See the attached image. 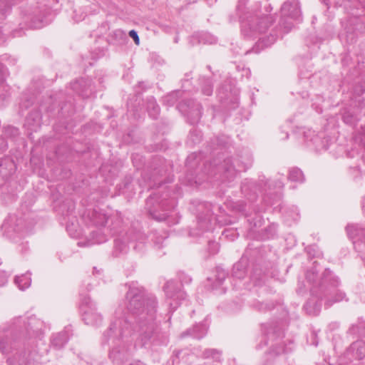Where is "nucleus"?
<instances>
[{"label": "nucleus", "instance_id": "1", "mask_svg": "<svg viewBox=\"0 0 365 365\" xmlns=\"http://www.w3.org/2000/svg\"><path fill=\"white\" fill-rule=\"evenodd\" d=\"M128 309L135 316V331L142 346L158 341L159 329L155 322L158 302L155 296L143 288L130 287L126 294Z\"/></svg>", "mask_w": 365, "mask_h": 365}, {"label": "nucleus", "instance_id": "2", "mask_svg": "<svg viewBox=\"0 0 365 365\" xmlns=\"http://www.w3.org/2000/svg\"><path fill=\"white\" fill-rule=\"evenodd\" d=\"M267 14H262L260 11L247 12L240 16L241 33L246 38L257 36L265 32L275 21L274 16L269 13L272 7L269 4L266 8Z\"/></svg>", "mask_w": 365, "mask_h": 365}, {"label": "nucleus", "instance_id": "3", "mask_svg": "<svg viewBox=\"0 0 365 365\" xmlns=\"http://www.w3.org/2000/svg\"><path fill=\"white\" fill-rule=\"evenodd\" d=\"M20 324V320L17 319V322H15L12 327L8 329H3L10 335L9 338L7 335L0 336V350L3 354H8L12 349H15L16 346H13V344L16 340L37 336L40 332L39 327L42 323L36 318H30L25 330L22 329Z\"/></svg>", "mask_w": 365, "mask_h": 365}, {"label": "nucleus", "instance_id": "4", "mask_svg": "<svg viewBox=\"0 0 365 365\" xmlns=\"http://www.w3.org/2000/svg\"><path fill=\"white\" fill-rule=\"evenodd\" d=\"M306 279L309 282L319 287L322 289H327L328 287L336 288L339 285V280L337 277L332 275L331 271L326 269L323 272L321 278H318V270L316 266H314L306 273Z\"/></svg>", "mask_w": 365, "mask_h": 365}, {"label": "nucleus", "instance_id": "5", "mask_svg": "<svg viewBox=\"0 0 365 365\" xmlns=\"http://www.w3.org/2000/svg\"><path fill=\"white\" fill-rule=\"evenodd\" d=\"M281 12L283 17L279 21V25L283 28L284 32L287 33L292 29L293 24L284 19V17L287 16L294 20L301 19L302 13L299 1L294 0L284 2L282 6Z\"/></svg>", "mask_w": 365, "mask_h": 365}, {"label": "nucleus", "instance_id": "6", "mask_svg": "<svg viewBox=\"0 0 365 365\" xmlns=\"http://www.w3.org/2000/svg\"><path fill=\"white\" fill-rule=\"evenodd\" d=\"M80 309L82 318L88 325H98L102 322V316L96 310L94 303L88 296H83L81 299Z\"/></svg>", "mask_w": 365, "mask_h": 365}, {"label": "nucleus", "instance_id": "7", "mask_svg": "<svg viewBox=\"0 0 365 365\" xmlns=\"http://www.w3.org/2000/svg\"><path fill=\"white\" fill-rule=\"evenodd\" d=\"M247 167L240 163L238 160L232 158L225 159L220 165V169L222 171L225 178L231 180L235 178L238 172L245 171Z\"/></svg>", "mask_w": 365, "mask_h": 365}, {"label": "nucleus", "instance_id": "8", "mask_svg": "<svg viewBox=\"0 0 365 365\" xmlns=\"http://www.w3.org/2000/svg\"><path fill=\"white\" fill-rule=\"evenodd\" d=\"M164 291L166 297L170 299H173V302H170V307L175 309L178 306V301L184 299L185 293L181 291V286L178 282L174 281L168 282L164 286Z\"/></svg>", "mask_w": 365, "mask_h": 365}, {"label": "nucleus", "instance_id": "9", "mask_svg": "<svg viewBox=\"0 0 365 365\" xmlns=\"http://www.w3.org/2000/svg\"><path fill=\"white\" fill-rule=\"evenodd\" d=\"M122 322V319H117L112 322L109 329L104 333V337L107 339L112 338L113 340L119 341V337L122 335V329L120 327Z\"/></svg>", "mask_w": 365, "mask_h": 365}, {"label": "nucleus", "instance_id": "10", "mask_svg": "<svg viewBox=\"0 0 365 365\" xmlns=\"http://www.w3.org/2000/svg\"><path fill=\"white\" fill-rule=\"evenodd\" d=\"M247 259L242 258L232 268V275L237 279H243L247 274Z\"/></svg>", "mask_w": 365, "mask_h": 365}, {"label": "nucleus", "instance_id": "11", "mask_svg": "<svg viewBox=\"0 0 365 365\" xmlns=\"http://www.w3.org/2000/svg\"><path fill=\"white\" fill-rule=\"evenodd\" d=\"M206 327L202 324H197L192 329H188L186 331L181 334V337H185L187 336H192L196 339H201L206 334Z\"/></svg>", "mask_w": 365, "mask_h": 365}, {"label": "nucleus", "instance_id": "12", "mask_svg": "<svg viewBox=\"0 0 365 365\" xmlns=\"http://www.w3.org/2000/svg\"><path fill=\"white\" fill-rule=\"evenodd\" d=\"M277 39V36L270 34L265 38H260L252 48V51L255 53H259L265 47L271 46Z\"/></svg>", "mask_w": 365, "mask_h": 365}, {"label": "nucleus", "instance_id": "13", "mask_svg": "<svg viewBox=\"0 0 365 365\" xmlns=\"http://www.w3.org/2000/svg\"><path fill=\"white\" fill-rule=\"evenodd\" d=\"M351 349L354 351L355 356L361 359L365 356V342L356 341L351 345Z\"/></svg>", "mask_w": 365, "mask_h": 365}, {"label": "nucleus", "instance_id": "14", "mask_svg": "<svg viewBox=\"0 0 365 365\" xmlns=\"http://www.w3.org/2000/svg\"><path fill=\"white\" fill-rule=\"evenodd\" d=\"M68 340L67 334L66 332H60L53 337L51 343L55 348L61 349Z\"/></svg>", "mask_w": 365, "mask_h": 365}, {"label": "nucleus", "instance_id": "15", "mask_svg": "<svg viewBox=\"0 0 365 365\" xmlns=\"http://www.w3.org/2000/svg\"><path fill=\"white\" fill-rule=\"evenodd\" d=\"M274 304L270 302H255L252 304V307L259 312H267L271 311L274 308Z\"/></svg>", "mask_w": 365, "mask_h": 365}, {"label": "nucleus", "instance_id": "16", "mask_svg": "<svg viewBox=\"0 0 365 365\" xmlns=\"http://www.w3.org/2000/svg\"><path fill=\"white\" fill-rule=\"evenodd\" d=\"M125 355V350L124 348L120 349L118 347H113L109 353V357L118 363L121 362Z\"/></svg>", "mask_w": 365, "mask_h": 365}, {"label": "nucleus", "instance_id": "17", "mask_svg": "<svg viewBox=\"0 0 365 365\" xmlns=\"http://www.w3.org/2000/svg\"><path fill=\"white\" fill-rule=\"evenodd\" d=\"M288 179L293 182H302L304 180V176L300 169L292 168L289 171Z\"/></svg>", "mask_w": 365, "mask_h": 365}, {"label": "nucleus", "instance_id": "18", "mask_svg": "<svg viewBox=\"0 0 365 365\" xmlns=\"http://www.w3.org/2000/svg\"><path fill=\"white\" fill-rule=\"evenodd\" d=\"M147 110L150 117L153 118H157L160 108L157 104L156 101L153 98H150L148 100L147 102Z\"/></svg>", "mask_w": 365, "mask_h": 365}, {"label": "nucleus", "instance_id": "19", "mask_svg": "<svg viewBox=\"0 0 365 365\" xmlns=\"http://www.w3.org/2000/svg\"><path fill=\"white\" fill-rule=\"evenodd\" d=\"M202 357L205 359L212 358L215 361H220V352L216 349H206L202 353Z\"/></svg>", "mask_w": 365, "mask_h": 365}, {"label": "nucleus", "instance_id": "20", "mask_svg": "<svg viewBox=\"0 0 365 365\" xmlns=\"http://www.w3.org/2000/svg\"><path fill=\"white\" fill-rule=\"evenodd\" d=\"M148 211L149 215L154 220H155L157 221H164L168 217V214L165 212L157 214V212L155 211H153L150 208H148Z\"/></svg>", "mask_w": 365, "mask_h": 365}, {"label": "nucleus", "instance_id": "21", "mask_svg": "<svg viewBox=\"0 0 365 365\" xmlns=\"http://www.w3.org/2000/svg\"><path fill=\"white\" fill-rule=\"evenodd\" d=\"M216 275H215V279H216V281L217 282V284L220 285L221 284L223 281L225 279L226 277H227V273L225 272V271L221 268H216Z\"/></svg>", "mask_w": 365, "mask_h": 365}, {"label": "nucleus", "instance_id": "22", "mask_svg": "<svg viewBox=\"0 0 365 365\" xmlns=\"http://www.w3.org/2000/svg\"><path fill=\"white\" fill-rule=\"evenodd\" d=\"M202 93L206 96H210L212 93V85L210 79L204 80V86L202 88Z\"/></svg>", "mask_w": 365, "mask_h": 365}, {"label": "nucleus", "instance_id": "23", "mask_svg": "<svg viewBox=\"0 0 365 365\" xmlns=\"http://www.w3.org/2000/svg\"><path fill=\"white\" fill-rule=\"evenodd\" d=\"M86 84V81H83V80H80L78 81H76L75 83H73L72 86H73V88L77 92H79V93L83 97V98H87L89 96V94H88L87 93L84 92V91H78V86H82V85H84Z\"/></svg>", "mask_w": 365, "mask_h": 365}, {"label": "nucleus", "instance_id": "24", "mask_svg": "<svg viewBox=\"0 0 365 365\" xmlns=\"http://www.w3.org/2000/svg\"><path fill=\"white\" fill-rule=\"evenodd\" d=\"M115 249L118 250L119 252H123L126 250V245L118 240H115Z\"/></svg>", "mask_w": 365, "mask_h": 365}, {"label": "nucleus", "instance_id": "25", "mask_svg": "<svg viewBox=\"0 0 365 365\" xmlns=\"http://www.w3.org/2000/svg\"><path fill=\"white\" fill-rule=\"evenodd\" d=\"M129 36H130V37H131L133 39V41L136 45H139L140 38H139V36H138L136 31H135V30L130 31Z\"/></svg>", "mask_w": 365, "mask_h": 365}, {"label": "nucleus", "instance_id": "26", "mask_svg": "<svg viewBox=\"0 0 365 365\" xmlns=\"http://www.w3.org/2000/svg\"><path fill=\"white\" fill-rule=\"evenodd\" d=\"M343 298H344V294L342 293H340L336 295V299L334 300H333L331 302L328 300L326 303V305L327 307H329L332 304L333 302H339V301L341 300Z\"/></svg>", "mask_w": 365, "mask_h": 365}, {"label": "nucleus", "instance_id": "27", "mask_svg": "<svg viewBox=\"0 0 365 365\" xmlns=\"http://www.w3.org/2000/svg\"><path fill=\"white\" fill-rule=\"evenodd\" d=\"M6 147V142L3 139H0V150L4 149Z\"/></svg>", "mask_w": 365, "mask_h": 365}, {"label": "nucleus", "instance_id": "28", "mask_svg": "<svg viewBox=\"0 0 365 365\" xmlns=\"http://www.w3.org/2000/svg\"><path fill=\"white\" fill-rule=\"evenodd\" d=\"M238 6L237 7V9L240 11L241 5H244L245 4V0H239Z\"/></svg>", "mask_w": 365, "mask_h": 365}, {"label": "nucleus", "instance_id": "29", "mask_svg": "<svg viewBox=\"0 0 365 365\" xmlns=\"http://www.w3.org/2000/svg\"><path fill=\"white\" fill-rule=\"evenodd\" d=\"M8 130H11V133L14 134V135H16L18 133V130L13 128V127H9L7 128Z\"/></svg>", "mask_w": 365, "mask_h": 365}, {"label": "nucleus", "instance_id": "30", "mask_svg": "<svg viewBox=\"0 0 365 365\" xmlns=\"http://www.w3.org/2000/svg\"><path fill=\"white\" fill-rule=\"evenodd\" d=\"M354 230V226H347L346 227V230H347V232L349 235L351 234V232H352V230Z\"/></svg>", "mask_w": 365, "mask_h": 365}, {"label": "nucleus", "instance_id": "31", "mask_svg": "<svg viewBox=\"0 0 365 365\" xmlns=\"http://www.w3.org/2000/svg\"><path fill=\"white\" fill-rule=\"evenodd\" d=\"M153 199L150 197V198H148L147 200H146V205L147 207L149 206V205H151L153 203Z\"/></svg>", "mask_w": 365, "mask_h": 365}, {"label": "nucleus", "instance_id": "32", "mask_svg": "<svg viewBox=\"0 0 365 365\" xmlns=\"http://www.w3.org/2000/svg\"><path fill=\"white\" fill-rule=\"evenodd\" d=\"M21 280H22V277H16V279H15L16 283L18 284L19 287H21L19 283H20V281H21Z\"/></svg>", "mask_w": 365, "mask_h": 365}, {"label": "nucleus", "instance_id": "33", "mask_svg": "<svg viewBox=\"0 0 365 365\" xmlns=\"http://www.w3.org/2000/svg\"><path fill=\"white\" fill-rule=\"evenodd\" d=\"M103 221L101 223V226H105L107 222L106 220L105 219V216H103Z\"/></svg>", "mask_w": 365, "mask_h": 365}, {"label": "nucleus", "instance_id": "34", "mask_svg": "<svg viewBox=\"0 0 365 365\" xmlns=\"http://www.w3.org/2000/svg\"><path fill=\"white\" fill-rule=\"evenodd\" d=\"M359 232H361V234H364L363 240L365 242V230H361Z\"/></svg>", "mask_w": 365, "mask_h": 365}, {"label": "nucleus", "instance_id": "35", "mask_svg": "<svg viewBox=\"0 0 365 365\" xmlns=\"http://www.w3.org/2000/svg\"><path fill=\"white\" fill-rule=\"evenodd\" d=\"M130 365H144L143 363H140V362H135V363H133Z\"/></svg>", "mask_w": 365, "mask_h": 365}, {"label": "nucleus", "instance_id": "36", "mask_svg": "<svg viewBox=\"0 0 365 365\" xmlns=\"http://www.w3.org/2000/svg\"><path fill=\"white\" fill-rule=\"evenodd\" d=\"M361 4L365 6V0H358Z\"/></svg>", "mask_w": 365, "mask_h": 365}, {"label": "nucleus", "instance_id": "37", "mask_svg": "<svg viewBox=\"0 0 365 365\" xmlns=\"http://www.w3.org/2000/svg\"><path fill=\"white\" fill-rule=\"evenodd\" d=\"M9 10V7H7L6 9H5V11L4 13H2V14H4L5 12L8 11Z\"/></svg>", "mask_w": 365, "mask_h": 365}, {"label": "nucleus", "instance_id": "38", "mask_svg": "<svg viewBox=\"0 0 365 365\" xmlns=\"http://www.w3.org/2000/svg\"><path fill=\"white\" fill-rule=\"evenodd\" d=\"M26 287H28V285H26ZM20 288H21V289H24L25 288V287L22 286V287H20Z\"/></svg>", "mask_w": 365, "mask_h": 365}, {"label": "nucleus", "instance_id": "39", "mask_svg": "<svg viewBox=\"0 0 365 365\" xmlns=\"http://www.w3.org/2000/svg\"><path fill=\"white\" fill-rule=\"evenodd\" d=\"M364 163H365V156L363 158Z\"/></svg>", "mask_w": 365, "mask_h": 365}]
</instances>
